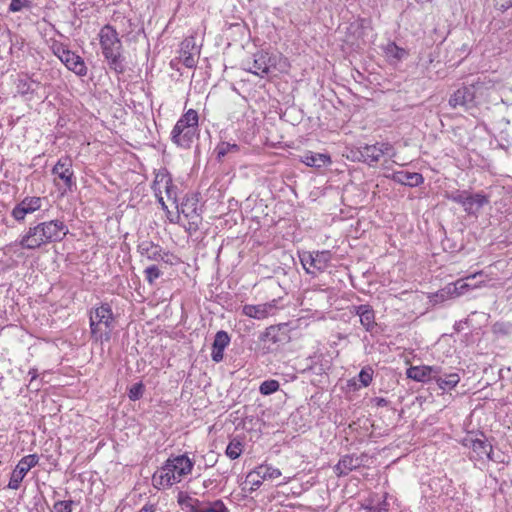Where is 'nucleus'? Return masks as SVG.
Listing matches in <instances>:
<instances>
[{"instance_id":"f257e3e1","label":"nucleus","mask_w":512,"mask_h":512,"mask_svg":"<svg viewBox=\"0 0 512 512\" xmlns=\"http://www.w3.org/2000/svg\"><path fill=\"white\" fill-rule=\"evenodd\" d=\"M68 233V228L61 220H50L30 226L20 239L23 249L35 250L43 245L59 242Z\"/></svg>"},{"instance_id":"f03ea898","label":"nucleus","mask_w":512,"mask_h":512,"mask_svg":"<svg viewBox=\"0 0 512 512\" xmlns=\"http://www.w3.org/2000/svg\"><path fill=\"white\" fill-rule=\"evenodd\" d=\"M99 41L102 54L107 60L109 68L117 74L124 73L122 43L116 29L109 24L103 26L99 32Z\"/></svg>"},{"instance_id":"7ed1b4c3","label":"nucleus","mask_w":512,"mask_h":512,"mask_svg":"<svg viewBox=\"0 0 512 512\" xmlns=\"http://www.w3.org/2000/svg\"><path fill=\"white\" fill-rule=\"evenodd\" d=\"M199 117L194 109L186 111L171 131V140L177 146L189 149L199 136Z\"/></svg>"},{"instance_id":"20e7f679","label":"nucleus","mask_w":512,"mask_h":512,"mask_svg":"<svg viewBox=\"0 0 512 512\" xmlns=\"http://www.w3.org/2000/svg\"><path fill=\"white\" fill-rule=\"evenodd\" d=\"M91 338L95 341H109L114 329V315L111 306L103 303L90 312Z\"/></svg>"},{"instance_id":"39448f33","label":"nucleus","mask_w":512,"mask_h":512,"mask_svg":"<svg viewBox=\"0 0 512 512\" xmlns=\"http://www.w3.org/2000/svg\"><path fill=\"white\" fill-rule=\"evenodd\" d=\"M288 340L286 324L271 325L259 335V341L263 344L261 349L264 354L274 352L280 344H284Z\"/></svg>"},{"instance_id":"423d86ee","label":"nucleus","mask_w":512,"mask_h":512,"mask_svg":"<svg viewBox=\"0 0 512 512\" xmlns=\"http://www.w3.org/2000/svg\"><path fill=\"white\" fill-rule=\"evenodd\" d=\"M462 443L465 447L471 449L470 459L472 460H483L489 456V453H492V445L482 432L468 433Z\"/></svg>"},{"instance_id":"0eeeda50","label":"nucleus","mask_w":512,"mask_h":512,"mask_svg":"<svg viewBox=\"0 0 512 512\" xmlns=\"http://www.w3.org/2000/svg\"><path fill=\"white\" fill-rule=\"evenodd\" d=\"M52 174L63 181L64 190L63 193L73 191L76 187V180L74 172L72 170V160L70 157H62L52 168Z\"/></svg>"},{"instance_id":"6e6552de","label":"nucleus","mask_w":512,"mask_h":512,"mask_svg":"<svg viewBox=\"0 0 512 512\" xmlns=\"http://www.w3.org/2000/svg\"><path fill=\"white\" fill-rule=\"evenodd\" d=\"M39 462L37 454H29L24 456L16 465L11 473L8 488L17 490L28 471L35 467Z\"/></svg>"},{"instance_id":"1a4fd4ad","label":"nucleus","mask_w":512,"mask_h":512,"mask_svg":"<svg viewBox=\"0 0 512 512\" xmlns=\"http://www.w3.org/2000/svg\"><path fill=\"white\" fill-rule=\"evenodd\" d=\"M55 54L70 71L74 72L78 76H86L87 67L85 62L75 52H72L64 47H58L57 51H55Z\"/></svg>"},{"instance_id":"9d476101","label":"nucleus","mask_w":512,"mask_h":512,"mask_svg":"<svg viewBox=\"0 0 512 512\" xmlns=\"http://www.w3.org/2000/svg\"><path fill=\"white\" fill-rule=\"evenodd\" d=\"M179 211L190 220V226H193L194 232L197 231L202 221L197 195L185 196L180 204Z\"/></svg>"},{"instance_id":"9b49d317","label":"nucleus","mask_w":512,"mask_h":512,"mask_svg":"<svg viewBox=\"0 0 512 512\" xmlns=\"http://www.w3.org/2000/svg\"><path fill=\"white\" fill-rule=\"evenodd\" d=\"M391 149L388 143H377L374 145H365L359 148L358 159L369 166L376 165L384 154Z\"/></svg>"},{"instance_id":"f8f14e48","label":"nucleus","mask_w":512,"mask_h":512,"mask_svg":"<svg viewBox=\"0 0 512 512\" xmlns=\"http://www.w3.org/2000/svg\"><path fill=\"white\" fill-rule=\"evenodd\" d=\"M44 201L42 197L27 196L13 208L11 215L16 221H23L27 214L40 210Z\"/></svg>"},{"instance_id":"ddd939ff","label":"nucleus","mask_w":512,"mask_h":512,"mask_svg":"<svg viewBox=\"0 0 512 512\" xmlns=\"http://www.w3.org/2000/svg\"><path fill=\"white\" fill-rule=\"evenodd\" d=\"M281 476V471L269 465H259L255 470L249 472L246 476V482L250 483L252 487L250 491L258 488L266 479H275Z\"/></svg>"},{"instance_id":"4468645a","label":"nucleus","mask_w":512,"mask_h":512,"mask_svg":"<svg viewBox=\"0 0 512 512\" xmlns=\"http://www.w3.org/2000/svg\"><path fill=\"white\" fill-rule=\"evenodd\" d=\"M475 104V89L473 86H463L457 89L449 99V105L452 108L461 107L468 110L474 107Z\"/></svg>"},{"instance_id":"2eb2a0df","label":"nucleus","mask_w":512,"mask_h":512,"mask_svg":"<svg viewBox=\"0 0 512 512\" xmlns=\"http://www.w3.org/2000/svg\"><path fill=\"white\" fill-rule=\"evenodd\" d=\"M194 462L186 455L171 456L166 460V470L173 471L179 482L191 473Z\"/></svg>"},{"instance_id":"dca6fc26","label":"nucleus","mask_w":512,"mask_h":512,"mask_svg":"<svg viewBox=\"0 0 512 512\" xmlns=\"http://www.w3.org/2000/svg\"><path fill=\"white\" fill-rule=\"evenodd\" d=\"M247 68H245L248 72L253 73L260 77H265L270 73L271 68L274 64L271 63V58L268 53L265 52H257L253 55L252 62L248 60L246 62Z\"/></svg>"},{"instance_id":"f3484780","label":"nucleus","mask_w":512,"mask_h":512,"mask_svg":"<svg viewBox=\"0 0 512 512\" xmlns=\"http://www.w3.org/2000/svg\"><path fill=\"white\" fill-rule=\"evenodd\" d=\"M199 50L193 38H187L181 43V61L187 68L197 65Z\"/></svg>"},{"instance_id":"a211bd4d","label":"nucleus","mask_w":512,"mask_h":512,"mask_svg":"<svg viewBox=\"0 0 512 512\" xmlns=\"http://www.w3.org/2000/svg\"><path fill=\"white\" fill-rule=\"evenodd\" d=\"M230 341L229 334L224 330H220L215 334L211 351V358L214 362L219 363L223 360L224 350L228 347Z\"/></svg>"},{"instance_id":"6ab92c4d","label":"nucleus","mask_w":512,"mask_h":512,"mask_svg":"<svg viewBox=\"0 0 512 512\" xmlns=\"http://www.w3.org/2000/svg\"><path fill=\"white\" fill-rule=\"evenodd\" d=\"M438 373L440 368L437 366H411L406 371L407 377L417 382H426Z\"/></svg>"},{"instance_id":"aec40b11","label":"nucleus","mask_w":512,"mask_h":512,"mask_svg":"<svg viewBox=\"0 0 512 512\" xmlns=\"http://www.w3.org/2000/svg\"><path fill=\"white\" fill-rule=\"evenodd\" d=\"M487 204H489V197L484 193H468L463 209L468 215L477 216L480 210Z\"/></svg>"},{"instance_id":"412c9836","label":"nucleus","mask_w":512,"mask_h":512,"mask_svg":"<svg viewBox=\"0 0 512 512\" xmlns=\"http://www.w3.org/2000/svg\"><path fill=\"white\" fill-rule=\"evenodd\" d=\"M362 460L355 455H344L334 466V472L338 477L346 476L351 471L361 466Z\"/></svg>"},{"instance_id":"4be33fe9","label":"nucleus","mask_w":512,"mask_h":512,"mask_svg":"<svg viewBox=\"0 0 512 512\" xmlns=\"http://www.w3.org/2000/svg\"><path fill=\"white\" fill-rule=\"evenodd\" d=\"M137 251L140 253L142 257L147 258L151 261H159L163 260V251L162 248L155 244L152 241L145 240L138 244ZM164 255H167V253H164Z\"/></svg>"},{"instance_id":"5701e85b","label":"nucleus","mask_w":512,"mask_h":512,"mask_svg":"<svg viewBox=\"0 0 512 512\" xmlns=\"http://www.w3.org/2000/svg\"><path fill=\"white\" fill-rule=\"evenodd\" d=\"M152 482L155 488L160 489L161 487H170L175 483H179V480L173 471L166 470L165 462L160 471L153 474Z\"/></svg>"},{"instance_id":"b1692460","label":"nucleus","mask_w":512,"mask_h":512,"mask_svg":"<svg viewBox=\"0 0 512 512\" xmlns=\"http://www.w3.org/2000/svg\"><path fill=\"white\" fill-rule=\"evenodd\" d=\"M274 306L273 302L258 305L247 304L243 306L242 313L250 318L261 320L270 314Z\"/></svg>"},{"instance_id":"393cba45","label":"nucleus","mask_w":512,"mask_h":512,"mask_svg":"<svg viewBox=\"0 0 512 512\" xmlns=\"http://www.w3.org/2000/svg\"><path fill=\"white\" fill-rule=\"evenodd\" d=\"M178 504L187 512H201L208 506L207 503L192 498L185 492H179L177 497Z\"/></svg>"},{"instance_id":"a878e982","label":"nucleus","mask_w":512,"mask_h":512,"mask_svg":"<svg viewBox=\"0 0 512 512\" xmlns=\"http://www.w3.org/2000/svg\"><path fill=\"white\" fill-rule=\"evenodd\" d=\"M393 180L409 187H417L424 182L422 174L417 172L398 171L393 174Z\"/></svg>"},{"instance_id":"bb28decb","label":"nucleus","mask_w":512,"mask_h":512,"mask_svg":"<svg viewBox=\"0 0 512 512\" xmlns=\"http://www.w3.org/2000/svg\"><path fill=\"white\" fill-rule=\"evenodd\" d=\"M34 84L39 85L38 82L30 79L27 74L19 75L16 80V91L26 100H31L35 92Z\"/></svg>"},{"instance_id":"cd10ccee","label":"nucleus","mask_w":512,"mask_h":512,"mask_svg":"<svg viewBox=\"0 0 512 512\" xmlns=\"http://www.w3.org/2000/svg\"><path fill=\"white\" fill-rule=\"evenodd\" d=\"M302 162L310 167L321 168L330 164L331 159L328 154L308 151L302 156Z\"/></svg>"},{"instance_id":"c85d7f7f","label":"nucleus","mask_w":512,"mask_h":512,"mask_svg":"<svg viewBox=\"0 0 512 512\" xmlns=\"http://www.w3.org/2000/svg\"><path fill=\"white\" fill-rule=\"evenodd\" d=\"M433 379L436 381L437 385L442 390H451L453 389L460 381V377L457 373H450L439 375H433Z\"/></svg>"},{"instance_id":"c756f323","label":"nucleus","mask_w":512,"mask_h":512,"mask_svg":"<svg viewBox=\"0 0 512 512\" xmlns=\"http://www.w3.org/2000/svg\"><path fill=\"white\" fill-rule=\"evenodd\" d=\"M384 52L391 63H397L408 55V52L405 49L397 46L395 42H389L385 46Z\"/></svg>"},{"instance_id":"7c9ffc66","label":"nucleus","mask_w":512,"mask_h":512,"mask_svg":"<svg viewBox=\"0 0 512 512\" xmlns=\"http://www.w3.org/2000/svg\"><path fill=\"white\" fill-rule=\"evenodd\" d=\"M314 257V269L323 272L331 261V252L328 250L312 252Z\"/></svg>"},{"instance_id":"2f4dec72","label":"nucleus","mask_w":512,"mask_h":512,"mask_svg":"<svg viewBox=\"0 0 512 512\" xmlns=\"http://www.w3.org/2000/svg\"><path fill=\"white\" fill-rule=\"evenodd\" d=\"M360 323L367 332H372L377 326L375 320V311L371 305H368V311L360 315Z\"/></svg>"},{"instance_id":"473e14b6","label":"nucleus","mask_w":512,"mask_h":512,"mask_svg":"<svg viewBox=\"0 0 512 512\" xmlns=\"http://www.w3.org/2000/svg\"><path fill=\"white\" fill-rule=\"evenodd\" d=\"M240 147L237 144L221 142L215 148L216 159L222 162L223 158L230 152H238Z\"/></svg>"},{"instance_id":"72a5a7b5","label":"nucleus","mask_w":512,"mask_h":512,"mask_svg":"<svg viewBox=\"0 0 512 512\" xmlns=\"http://www.w3.org/2000/svg\"><path fill=\"white\" fill-rule=\"evenodd\" d=\"M243 448L244 444L242 441L234 438L227 445L225 453L230 459L235 460L241 456Z\"/></svg>"},{"instance_id":"f704fd0d","label":"nucleus","mask_w":512,"mask_h":512,"mask_svg":"<svg viewBox=\"0 0 512 512\" xmlns=\"http://www.w3.org/2000/svg\"><path fill=\"white\" fill-rule=\"evenodd\" d=\"M492 331L496 335L508 336L512 334V323L505 321H498L493 324Z\"/></svg>"},{"instance_id":"c9c22d12","label":"nucleus","mask_w":512,"mask_h":512,"mask_svg":"<svg viewBox=\"0 0 512 512\" xmlns=\"http://www.w3.org/2000/svg\"><path fill=\"white\" fill-rule=\"evenodd\" d=\"M467 190H455L446 193V198L464 207L468 195Z\"/></svg>"},{"instance_id":"e433bc0d","label":"nucleus","mask_w":512,"mask_h":512,"mask_svg":"<svg viewBox=\"0 0 512 512\" xmlns=\"http://www.w3.org/2000/svg\"><path fill=\"white\" fill-rule=\"evenodd\" d=\"M280 388V384L277 380H266L261 383L259 387V391L262 395H271L278 391Z\"/></svg>"},{"instance_id":"4c0bfd02","label":"nucleus","mask_w":512,"mask_h":512,"mask_svg":"<svg viewBox=\"0 0 512 512\" xmlns=\"http://www.w3.org/2000/svg\"><path fill=\"white\" fill-rule=\"evenodd\" d=\"M300 262L308 274H314L311 268H314V257L312 252H303L299 254Z\"/></svg>"},{"instance_id":"58836bf2","label":"nucleus","mask_w":512,"mask_h":512,"mask_svg":"<svg viewBox=\"0 0 512 512\" xmlns=\"http://www.w3.org/2000/svg\"><path fill=\"white\" fill-rule=\"evenodd\" d=\"M144 390H145V387L142 382L133 384L130 387L129 392H128L129 399L132 401L139 400L140 398H142Z\"/></svg>"},{"instance_id":"ea45409f","label":"nucleus","mask_w":512,"mask_h":512,"mask_svg":"<svg viewBox=\"0 0 512 512\" xmlns=\"http://www.w3.org/2000/svg\"><path fill=\"white\" fill-rule=\"evenodd\" d=\"M144 274H145V279L147 280V282L149 284H153L155 282V280L158 279L162 275V272L159 270V268L156 265H151V266H148L144 270Z\"/></svg>"},{"instance_id":"a19ab883","label":"nucleus","mask_w":512,"mask_h":512,"mask_svg":"<svg viewBox=\"0 0 512 512\" xmlns=\"http://www.w3.org/2000/svg\"><path fill=\"white\" fill-rule=\"evenodd\" d=\"M207 507L201 512H229V509L223 503L222 500H216L214 502H207Z\"/></svg>"},{"instance_id":"79ce46f5","label":"nucleus","mask_w":512,"mask_h":512,"mask_svg":"<svg viewBox=\"0 0 512 512\" xmlns=\"http://www.w3.org/2000/svg\"><path fill=\"white\" fill-rule=\"evenodd\" d=\"M359 381L361 382L362 386L367 387L370 385L373 379V370L372 368H363L359 375H358Z\"/></svg>"},{"instance_id":"37998d69","label":"nucleus","mask_w":512,"mask_h":512,"mask_svg":"<svg viewBox=\"0 0 512 512\" xmlns=\"http://www.w3.org/2000/svg\"><path fill=\"white\" fill-rule=\"evenodd\" d=\"M72 500H59L53 505V512H72Z\"/></svg>"},{"instance_id":"c03bdc74","label":"nucleus","mask_w":512,"mask_h":512,"mask_svg":"<svg viewBox=\"0 0 512 512\" xmlns=\"http://www.w3.org/2000/svg\"><path fill=\"white\" fill-rule=\"evenodd\" d=\"M29 0H11L9 5V11L18 12L22 10L24 7H29Z\"/></svg>"},{"instance_id":"a18cd8bd","label":"nucleus","mask_w":512,"mask_h":512,"mask_svg":"<svg viewBox=\"0 0 512 512\" xmlns=\"http://www.w3.org/2000/svg\"><path fill=\"white\" fill-rule=\"evenodd\" d=\"M369 304L353 305L350 308V312L360 317V315L368 311Z\"/></svg>"},{"instance_id":"49530a36","label":"nucleus","mask_w":512,"mask_h":512,"mask_svg":"<svg viewBox=\"0 0 512 512\" xmlns=\"http://www.w3.org/2000/svg\"><path fill=\"white\" fill-rule=\"evenodd\" d=\"M366 509L368 510V512H382V511H386L387 510V503L384 500L381 503H379L378 505L367 506Z\"/></svg>"},{"instance_id":"de8ad7c7","label":"nucleus","mask_w":512,"mask_h":512,"mask_svg":"<svg viewBox=\"0 0 512 512\" xmlns=\"http://www.w3.org/2000/svg\"><path fill=\"white\" fill-rule=\"evenodd\" d=\"M486 458H488L489 460H492L494 462H498V463H504L505 462V456L503 453H495L494 450L492 449V453H489V456H487Z\"/></svg>"},{"instance_id":"09e8293b","label":"nucleus","mask_w":512,"mask_h":512,"mask_svg":"<svg viewBox=\"0 0 512 512\" xmlns=\"http://www.w3.org/2000/svg\"><path fill=\"white\" fill-rule=\"evenodd\" d=\"M165 188L168 198L176 199V193L174 191V186L172 185L171 179L167 180Z\"/></svg>"},{"instance_id":"8fccbe9b","label":"nucleus","mask_w":512,"mask_h":512,"mask_svg":"<svg viewBox=\"0 0 512 512\" xmlns=\"http://www.w3.org/2000/svg\"><path fill=\"white\" fill-rule=\"evenodd\" d=\"M512 7V0H504L501 3L496 4L497 10L505 12Z\"/></svg>"},{"instance_id":"3c124183","label":"nucleus","mask_w":512,"mask_h":512,"mask_svg":"<svg viewBox=\"0 0 512 512\" xmlns=\"http://www.w3.org/2000/svg\"><path fill=\"white\" fill-rule=\"evenodd\" d=\"M373 402L377 407H386L389 404V401L383 397H375Z\"/></svg>"},{"instance_id":"603ef678","label":"nucleus","mask_w":512,"mask_h":512,"mask_svg":"<svg viewBox=\"0 0 512 512\" xmlns=\"http://www.w3.org/2000/svg\"><path fill=\"white\" fill-rule=\"evenodd\" d=\"M139 512H154V506L146 504L139 510Z\"/></svg>"},{"instance_id":"864d4df0","label":"nucleus","mask_w":512,"mask_h":512,"mask_svg":"<svg viewBox=\"0 0 512 512\" xmlns=\"http://www.w3.org/2000/svg\"><path fill=\"white\" fill-rule=\"evenodd\" d=\"M454 329L457 331V332H460L461 329H462V321L460 322H456L455 325H454Z\"/></svg>"},{"instance_id":"5fc2aeb1","label":"nucleus","mask_w":512,"mask_h":512,"mask_svg":"<svg viewBox=\"0 0 512 512\" xmlns=\"http://www.w3.org/2000/svg\"><path fill=\"white\" fill-rule=\"evenodd\" d=\"M29 374H32L31 380H33L37 377V374L35 371H30Z\"/></svg>"},{"instance_id":"6e6d98bb","label":"nucleus","mask_w":512,"mask_h":512,"mask_svg":"<svg viewBox=\"0 0 512 512\" xmlns=\"http://www.w3.org/2000/svg\"><path fill=\"white\" fill-rule=\"evenodd\" d=\"M210 484H212V481H211V480H206V481H204V486H205V487H208Z\"/></svg>"},{"instance_id":"4d7b16f0","label":"nucleus","mask_w":512,"mask_h":512,"mask_svg":"<svg viewBox=\"0 0 512 512\" xmlns=\"http://www.w3.org/2000/svg\"><path fill=\"white\" fill-rule=\"evenodd\" d=\"M159 202H160V204H161L163 207H165V204H164V201H163V198H162V197H160V198H159Z\"/></svg>"},{"instance_id":"13d9d810","label":"nucleus","mask_w":512,"mask_h":512,"mask_svg":"<svg viewBox=\"0 0 512 512\" xmlns=\"http://www.w3.org/2000/svg\"><path fill=\"white\" fill-rule=\"evenodd\" d=\"M188 229H189V231H194V230H193V226H190V225H189V228H188Z\"/></svg>"}]
</instances>
